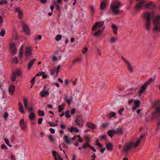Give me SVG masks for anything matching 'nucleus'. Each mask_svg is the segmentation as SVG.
<instances>
[{"mask_svg":"<svg viewBox=\"0 0 160 160\" xmlns=\"http://www.w3.org/2000/svg\"><path fill=\"white\" fill-rule=\"evenodd\" d=\"M157 117V115L156 113L154 112H152V115L151 116V118L153 119H155Z\"/></svg>","mask_w":160,"mask_h":160,"instance_id":"09e8293b","label":"nucleus"},{"mask_svg":"<svg viewBox=\"0 0 160 160\" xmlns=\"http://www.w3.org/2000/svg\"><path fill=\"white\" fill-rule=\"evenodd\" d=\"M22 28L26 34L28 35H30V29L26 23H22Z\"/></svg>","mask_w":160,"mask_h":160,"instance_id":"39448f33","label":"nucleus"},{"mask_svg":"<svg viewBox=\"0 0 160 160\" xmlns=\"http://www.w3.org/2000/svg\"><path fill=\"white\" fill-rule=\"evenodd\" d=\"M32 54V51L31 48L30 47H27L26 48L25 51V55L26 57H28L31 56Z\"/></svg>","mask_w":160,"mask_h":160,"instance_id":"0eeeda50","label":"nucleus"},{"mask_svg":"<svg viewBox=\"0 0 160 160\" xmlns=\"http://www.w3.org/2000/svg\"><path fill=\"white\" fill-rule=\"evenodd\" d=\"M135 143L133 142H131L129 143L124 146L122 150L124 153H126L130 150L132 148H133V145Z\"/></svg>","mask_w":160,"mask_h":160,"instance_id":"7ed1b4c3","label":"nucleus"},{"mask_svg":"<svg viewBox=\"0 0 160 160\" xmlns=\"http://www.w3.org/2000/svg\"><path fill=\"white\" fill-rule=\"evenodd\" d=\"M77 137L78 138V140L79 142H83V139L81 138L79 135H78Z\"/></svg>","mask_w":160,"mask_h":160,"instance_id":"bf43d9fd","label":"nucleus"},{"mask_svg":"<svg viewBox=\"0 0 160 160\" xmlns=\"http://www.w3.org/2000/svg\"><path fill=\"white\" fill-rule=\"evenodd\" d=\"M128 66V69L130 72L132 73L133 72V70L132 68L131 67L129 63L127 64Z\"/></svg>","mask_w":160,"mask_h":160,"instance_id":"a19ab883","label":"nucleus"},{"mask_svg":"<svg viewBox=\"0 0 160 160\" xmlns=\"http://www.w3.org/2000/svg\"><path fill=\"white\" fill-rule=\"evenodd\" d=\"M147 87L143 84L141 87L140 90L139 91V95H141L142 93L144 92Z\"/></svg>","mask_w":160,"mask_h":160,"instance_id":"f3484780","label":"nucleus"},{"mask_svg":"<svg viewBox=\"0 0 160 160\" xmlns=\"http://www.w3.org/2000/svg\"><path fill=\"white\" fill-rule=\"evenodd\" d=\"M49 138L51 142H53L54 140V138L52 135H50L49 136Z\"/></svg>","mask_w":160,"mask_h":160,"instance_id":"864d4df0","label":"nucleus"},{"mask_svg":"<svg viewBox=\"0 0 160 160\" xmlns=\"http://www.w3.org/2000/svg\"><path fill=\"white\" fill-rule=\"evenodd\" d=\"M29 118L30 120H34L35 119V115L34 113L32 112L29 115Z\"/></svg>","mask_w":160,"mask_h":160,"instance_id":"bb28decb","label":"nucleus"},{"mask_svg":"<svg viewBox=\"0 0 160 160\" xmlns=\"http://www.w3.org/2000/svg\"><path fill=\"white\" fill-rule=\"evenodd\" d=\"M64 139L65 142L67 144H70L71 142L69 139L68 136L67 135H65L64 137Z\"/></svg>","mask_w":160,"mask_h":160,"instance_id":"b1692460","label":"nucleus"},{"mask_svg":"<svg viewBox=\"0 0 160 160\" xmlns=\"http://www.w3.org/2000/svg\"><path fill=\"white\" fill-rule=\"evenodd\" d=\"M62 37V36L60 34L57 35L55 38V40L57 41H58L59 40H60Z\"/></svg>","mask_w":160,"mask_h":160,"instance_id":"49530a36","label":"nucleus"},{"mask_svg":"<svg viewBox=\"0 0 160 160\" xmlns=\"http://www.w3.org/2000/svg\"><path fill=\"white\" fill-rule=\"evenodd\" d=\"M152 2L150 1L148 3L146 4L145 5V7L146 8H149V6H151V5L152 4Z\"/></svg>","mask_w":160,"mask_h":160,"instance_id":"4c0bfd02","label":"nucleus"},{"mask_svg":"<svg viewBox=\"0 0 160 160\" xmlns=\"http://www.w3.org/2000/svg\"><path fill=\"white\" fill-rule=\"evenodd\" d=\"M153 18H154V17ZM153 18V24L154 25L160 24V16H157Z\"/></svg>","mask_w":160,"mask_h":160,"instance_id":"6e6552de","label":"nucleus"},{"mask_svg":"<svg viewBox=\"0 0 160 160\" xmlns=\"http://www.w3.org/2000/svg\"><path fill=\"white\" fill-rule=\"evenodd\" d=\"M120 7L121 2H117L112 4L110 8L114 14L115 15H117L119 14L120 10L119 8Z\"/></svg>","mask_w":160,"mask_h":160,"instance_id":"f03ea898","label":"nucleus"},{"mask_svg":"<svg viewBox=\"0 0 160 160\" xmlns=\"http://www.w3.org/2000/svg\"><path fill=\"white\" fill-rule=\"evenodd\" d=\"M19 110L21 113H24L23 106L22 103L20 102L18 103Z\"/></svg>","mask_w":160,"mask_h":160,"instance_id":"5701e85b","label":"nucleus"},{"mask_svg":"<svg viewBox=\"0 0 160 160\" xmlns=\"http://www.w3.org/2000/svg\"><path fill=\"white\" fill-rule=\"evenodd\" d=\"M135 106H137L139 108L140 104V102L138 100H137L134 101Z\"/></svg>","mask_w":160,"mask_h":160,"instance_id":"f704fd0d","label":"nucleus"},{"mask_svg":"<svg viewBox=\"0 0 160 160\" xmlns=\"http://www.w3.org/2000/svg\"><path fill=\"white\" fill-rule=\"evenodd\" d=\"M65 106V104H62V105H59L58 106L59 112H60L64 109Z\"/></svg>","mask_w":160,"mask_h":160,"instance_id":"cd10ccee","label":"nucleus"},{"mask_svg":"<svg viewBox=\"0 0 160 160\" xmlns=\"http://www.w3.org/2000/svg\"><path fill=\"white\" fill-rule=\"evenodd\" d=\"M86 125L88 128L92 129H95L96 127V125L95 124L90 122H87L86 124Z\"/></svg>","mask_w":160,"mask_h":160,"instance_id":"ddd939ff","label":"nucleus"},{"mask_svg":"<svg viewBox=\"0 0 160 160\" xmlns=\"http://www.w3.org/2000/svg\"><path fill=\"white\" fill-rule=\"evenodd\" d=\"M82 58H78L75 59L74 60L72 61V64L73 65L75 64L76 63L81 62L82 61Z\"/></svg>","mask_w":160,"mask_h":160,"instance_id":"393cba45","label":"nucleus"},{"mask_svg":"<svg viewBox=\"0 0 160 160\" xmlns=\"http://www.w3.org/2000/svg\"><path fill=\"white\" fill-rule=\"evenodd\" d=\"M16 79V75L15 71L12 72V75L10 78V80L11 81L14 82L15 81Z\"/></svg>","mask_w":160,"mask_h":160,"instance_id":"412c9836","label":"nucleus"},{"mask_svg":"<svg viewBox=\"0 0 160 160\" xmlns=\"http://www.w3.org/2000/svg\"><path fill=\"white\" fill-rule=\"evenodd\" d=\"M15 88V85H11L9 86L8 88V90L10 94L12 95L13 94L14 92Z\"/></svg>","mask_w":160,"mask_h":160,"instance_id":"9b49d317","label":"nucleus"},{"mask_svg":"<svg viewBox=\"0 0 160 160\" xmlns=\"http://www.w3.org/2000/svg\"><path fill=\"white\" fill-rule=\"evenodd\" d=\"M15 11L16 12H18V13L21 12V10H20L19 7H17L15 8Z\"/></svg>","mask_w":160,"mask_h":160,"instance_id":"e2e57ef3","label":"nucleus"},{"mask_svg":"<svg viewBox=\"0 0 160 160\" xmlns=\"http://www.w3.org/2000/svg\"><path fill=\"white\" fill-rule=\"evenodd\" d=\"M143 3L144 2L143 1H141L139 2L135 6V9L137 10L141 9Z\"/></svg>","mask_w":160,"mask_h":160,"instance_id":"2eb2a0df","label":"nucleus"},{"mask_svg":"<svg viewBox=\"0 0 160 160\" xmlns=\"http://www.w3.org/2000/svg\"><path fill=\"white\" fill-rule=\"evenodd\" d=\"M82 115L81 114H78L76 117L75 122L76 124L79 127H82L83 126V121L81 120Z\"/></svg>","mask_w":160,"mask_h":160,"instance_id":"20e7f679","label":"nucleus"},{"mask_svg":"<svg viewBox=\"0 0 160 160\" xmlns=\"http://www.w3.org/2000/svg\"><path fill=\"white\" fill-rule=\"evenodd\" d=\"M98 23H96L93 25L92 28V31H95V29L97 28V27H98Z\"/></svg>","mask_w":160,"mask_h":160,"instance_id":"c03bdc74","label":"nucleus"},{"mask_svg":"<svg viewBox=\"0 0 160 160\" xmlns=\"http://www.w3.org/2000/svg\"><path fill=\"white\" fill-rule=\"evenodd\" d=\"M9 48L13 55L15 54L17 50L15 44L13 42L11 43L9 45Z\"/></svg>","mask_w":160,"mask_h":160,"instance_id":"423d86ee","label":"nucleus"},{"mask_svg":"<svg viewBox=\"0 0 160 160\" xmlns=\"http://www.w3.org/2000/svg\"><path fill=\"white\" fill-rule=\"evenodd\" d=\"M102 31L103 29L98 30L94 33V35L95 36H98L101 34Z\"/></svg>","mask_w":160,"mask_h":160,"instance_id":"2f4dec72","label":"nucleus"},{"mask_svg":"<svg viewBox=\"0 0 160 160\" xmlns=\"http://www.w3.org/2000/svg\"><path fill=\"white\" fill-rule=\"evenodd\" d=\"M43 120V118H39L38 120V123L39 124H40L42 123Z\"/></svg>","mask_w":160,"mask_h":160,"instance_id":"338daca9","label":"nucleus"},{"mask_svg":"<svg viewBox=\"0 0 160 160\" xmlns=\"http://www.w3.org/2000/svg\"><path fill=\"white\" fill-rule=\"evenodd\" d=\"M116 115V113L115 112H112L110 114V115L108 117V118H110L112 117H115Z\"/></svg>","mask_w":160,"mask_h":160,"instance_id":"a18cd8bd","label":"nucleus"},{"mask_svg":"<svg viewBox=\"0 0 160 160\" xmlns=\"http://www.w3.org/2000/svg\"><path fill=\"white\" fill-rule=\"evenodd\" d=\"M98 26L99 28L102 27L104 25V22H98Z\"/></svg>","mask_w":160,"mask_h":160,"instance_id":"58836bf2","label":"nucleus"},{"mask_svg":"<svg viewBox=\"0 0 160 160\" xmlns=\"http://www.w3.org/2000/svg\"><path fill=\"white\" fill-rule=\"evenodd\" d=\"M23 54V47L22 46L20 49L19 50V57L20 58H21L22 57V56Z\"/></svg>","mask_w":160,"mask_h":160,"instance_id":"c756f323","label":"nucleus"},{"mask_svg":"<svg viewBox=\"0 0 160 160\" xmlns=\"http://www.w3.org/2000/svg\"><path fill=\"white\" fill-rule=\"evenodd\" d=\"M113 132L114 134H122L123 133L122 129L119 127L117 128L116 130H114Z\"/></svg>","mask_w":160,"mask_h":160,"instance_id":"9d476101","label":"nucleus"},{"mask_svg":"<svg viewBox=\"0 0 160 160\" xmlns=\"http://www.w3.org/2000/svg\"><path fill=\"white\" fill-rule=\"evenodd\" d=\"M49 94V92L48 91H42L40 93V95L42 98L48 96Z\"/></svg>","mask_w":160,"mask_h":160,"instance_id":"4468645a","label":"nucleus"},{"mask_svg":"<svg viewBox=\"0 0 160 160\" xmlns=\"http://www.w3.org/2000/svg\"><path fill=\"white\" fill-rule=\"evenodd\" d=\"M145 134H144L142 135H141L140 138L138 140L137 142L136 143H135L134 145H133V148H136V147H137L139 145L141 140L142 139V138L144 137Z\"/></svg>","mask_w":160,"mask_h":160,"instance_id":"f8f14e48","label":"nucleus"},{"mask_svg":"<svg viewBox=\"0 0 160 160\" xmlns=\"http://www.w3.org/2000/svg\"><path fill=\"white\" fill-rule=\"evenodd\" d=\"M36 61V59L35 58H33L29 62L28 65V70H30L33 64Z\"/></svg>","mask_w":160,"mask_h":160,"instance_id":"6ab92c4d","label":"nucleus"},{"mask_svg":"<svg viewBox=\"0 0 160 160\" xmlns=\"http://www.w3.org/2000/svg\"><path fill=\"white\" fill-rule=\"evenodd\" d=\"M48 124L50 125L51 126H57L58 125V124H56L54 122H48Z\"/></svg>","mask_w":160,"mask_h":160,"instance_id":"8fccbe9b","label":"nucleus"},{"mask_svg":"<svg viewBox=\"0 0 160 160\" xmlns=\"http://www.w3.org/2000/svg\"><path fill=\"white\" fill-rule=\"evenodd\" d=\"M4 140L5 141L6 144L9 147H11L12 145L9 144V140L7 138H5L4 139Z\"/></svg>","mask_w":160,"mask_h":160,"instance_id":"3c124183","label":"nucleus"},{"mask_svg":"<svg viewBox=\"0 0 160 160\" xmlns=\"http://www.w3.org/2000/svg\"><path fill=\"white\" fill-rule=\"evenodd\" d=\"M45 74V72L42 71L40 72L36 75V77L37 76H42V78L44 79H45L47 78V75Z\"/></svg>","mask_w":160,"mask_h":160,"instance_id":"a211bd4d","label":"nucleus"},{"mask_svg":"<svg viewBox=\"0 0 160 160\" xmlns=\"http://www.w3.org/2000/svg\"><path fill=\"white\" fill-rule=\"evenodd\" d=\"M155 14V12L153 11L150 13L147 12H144L143 14L144 18L146 20V28L148 30H149L151 29V18L154 17Z\"/></svg>","mask_w":160,"mask_h":160,"instance_id":"f257e3e1","label":"nucleus"},{"mask_svg":"<svg viewBox=\"0 0 160 160\" xmlns=\"http://www.w3.org/2000/svg\"><path fill=\"white\" fill-rule=\"evenodd\" d=\"M106 4L103 2H102L100 5V8L101 10H104L106 7Z\"/></svg>","mask_w":160,"mask_h":160,"instance_id":"a878e982","label":"nucleus"},{"mask_svg":"<svg viewBox=\"0 0 160 160\" xmlns=\"http://www.w3.org/2000/svg\"><path fill=\"white\" fill-rule=\"evenodd\" d=\"M76 112V109L75 108H73L71 111V114L72 115L74 114Z\"/></svg>","mask_w":160,"mask_h":160,"instance_id":"0e129e2a","label":"nucleus"},{"mask_svg":"<svg viewBox=\"0 0 160 160\" xmlns=\"http://www.w3.org/2000/svg\"><path fill=\"white\" fill-rule=\"evenodd\" d=\"M155 111L157 113H160V107H157L155 109Z\"/></svg>","mask_w":160,"mask_h":160,"instance_id":"052dcab7","label":"nucleus"},{"mask_svg":"<svg viewBox=\"0 0 160 160\" xmlns=\"http://www.w3.org/2000/svg\"><path fill=\"white\" fill-rule=\"evenodd\" d=\"M90 146V144H89L88 143H87L82 145V148L83 149H85L87 148H89Z\"/></svg>","mask_w":160,"mask_h":160,"instance_id":"c9c22d12","label":"nucleus"},{"mask_svg":"<svg viewBox=\"0 0 160 160\" xmlns=\"http://www.w3.org/2000/svg\"><path fill=\"white\" fill-rule=\"evenodd\" d=\"M111 27L112 28L114 33L116 35L117 34L118 29L117 26L115 25L112 24Z\"/></svg>","mask_w":160,"mask_h":160,"instance_id":"4be33fe9","label":"nucleus"},{"mask_svg":"<svg viewBox=\"0 0 160 160\" xmlns=\"http://www.w3.org/2000/svg\"><path fill=\"white\" fill-rule=\"evenodd\" d=\"M55 69H52L50 71V73L52 75H53L54 74L55 72Z\"/></svg>","mask_w":160,"mask_h":160,"instance_id":"680f3d73","label":"nucleus"},{"mask_svg":"<svg viewBox=\"0 0 160 160\" xmlns=\"http://www.w3.org/2000/svg\"><path fill=\"white\" fill-rule=\"evenodd\" d=\"M106 148L108 151H112L113 149V146L111 143H108L106 145Z\"/></svg>","mask_w":160,"mask_h":160,"instance_id":"dca6fc26","label":"nucleus"},{"mask_svg":"<svg viewBox=\"0 0 160 160\" xmlns=\"http://www.w3.org/2000/svg\"><path fill=\"white\" fill-rule=\"evenodd\" d=\"M23 101L24 103V105L26 109H28V101L27 98H23Z\"/></svg>","mask_w":160,"mask_h":160,"instance_id":"7c9ffc66","label":"nucleus"},{"mask_svg":"<svg viewBox=\"0 0 160 160\" xmlns=\"http://www.w3.org/2000/svg\"><path fill=\"white\" fill-rule=\"evenodd\" d=\"M153 79L150 78L149 80L146 82L144 84L148 87V85L153 82Z\"/></svg>","mask_w":160,"mask_h":160,"instance_id":"c85d7f7f","label":"nucleus"},{"mask_svg":"<svg viewBox=\"0 0 160 160\" xmlns=\"http://www.w3.org/2000/svg\"><path fill=\"white\" fill-rule=\"evenodd\" d=\"M116 40V39L114 37H112L110 40V41L112 42H114Z\"/></svg>","mask_w":160,"mask_h":160,"instance_id":"774afa93","label":"nucleus"},{"mask_svg":"<svg viewBox=\"0 0 160 160\" xmlns=\"http://www.w3.org/2000/svg\"><path fill=\"white\" fill-rule=\"evenodd\" d=\"M19 124L22 130H24L26 129L27 125L24 122L23 119L20 120Z\"/></svg>","mask_w":160,"mask_h":160,"instance_id":"1a4fd4ad","label":"nucleus"},{"mask_svg":"<svg viewBox=\"0 0 160 160\" xmlns=\"http://www.w3.org/2000/svg\"><path fill=\"white\" fill-rule=\"evenodd\" d=\"M42 36L41 35H39L38 36H37L35 39V40L36 41L38 39V40H41L42 39Z\"/></svg>","mask_w":160,"mask_h":160,"instance_id":"69168bd1","label":"nucleus"},{"mask_svg":"<svg viewBox=\"0 0 160 160\" xmlns=\"http://www.w3.org/2000/svg\"><path fill=\"white\" fill-rule=\"evenodd\" d=\"M65 116L67 118H69L71 117V116L69 114V110H68L66 111L65 113Z\"/></svg>","mask_w":160,"mask_h":160,"instance_id":"ea45409f","label":"nucleus"},{"mask_svg":"<svg viewBox=\"0 0 160 160\" xmlns=\"http://www.w3.org/2000/svg\"><path fill=\"white\" fill-rule=\"evenodd\" d=\"M113 131H114L113 129L111 130H109L108 132V135L111 138L113 136L112 134H114V133L113 132Z\"/></svg>","mask_w":160,"mask_h":160,"instance_id":"473e14b6","label":"nucleus"},{"mask_svg":"<svg viewBox=\"0 0 160 160\" xmlns=\"http://www.w3.org/2000/svg\"><path fill=\"white\" fill-rule=\"evenodd\" d=\"M12 62L14 64L18 63V62L17 58V57H14L12 60Z\"/></svg>","mask_w":160,"mask_h":160,"instance_id":"37998d69","label":"nucleus"},{"mask_svg":"<svg viewBox=\"0 0 160 160\" xmlns=\"http://www.w3.org/2000/svg\"><path fill=\"white\" fill-rule=\"evenodd\" d=\"M68 96H66L65 98V101L67 102L68 105H70L71 103V102L72 100V99L71 98L70 99H68L67 98H68Z\"/></svg>","mask_w":160,"mask_h":160,"instance_id":"e433bc0d","label":"nucleus"},{"mask_svg":"<svg viewBox=\"0 0 160 160\" xmlns=\"http://www.w3.org/2000/svg\"><path fill=\"white\" fill-rule=\"evenodd\" d=\"M74 130H75L76 132H78L79 131V129L75 127H71L70 129L68 128V131H70L71 132H73Z\"/></svg>","mask_w":160,"mask_h":160,"instance_id":"aec40b11","label":"nucleus"},{"mask_svg":"<svg viewBox=\"0 0 160 160\" xmlns=\"http://www.w3.org/2000/svg\"><path fill=\"white\" fill-rule=\"evenodd\" d=\"M38 114L39 116H43L44 115V113L43 111L39 110L38 111Z\"/></svg>","mask_w":160,"mask_h":160,"instance_id":"72a5a7b5","label":"nucleus"},{"mask_svg":"<svg viewBox=\"0 0 160 160\" xmlns=\"http://www.w3.org/2000/svg\"><path fill=\"white\" fill-rule=\"evenodd\" d=\"M159 28V27L158 26L156 25L153 28V30L154 32H156Z\"/></svg>","mask_w":160,"mask_h":160,"instance_id":"6e6d98bb","label":"nucleus"},{"mask_svg":"<svg viewBox=\"0 0 160 160\" xmlns=\"http://www.w3.org/2000/svg\"><path fill=\"white\" fill-rule=\"evenodd\" d=\"M4 3L5 4H7L8 2L6 1H0V5H2L3 3Z\"/></svg>","mask_w":160,"mask_h":160,"instance_id":"13d9d810","label":"nucleus"},{"mask_svg":"<svg viewBox=\"0 0 160 160\" xmlns=\"http://www.w3.org/2000/svg\"><path fill=\"white\" fill-rule=\"evenodd\" d=\"M8 115V113L7 112H6L4 113L3 117L6 120L7 119Z\"/></svg>","mask_w":160,"mask_h":160,"instance_id":"4d7b16f0","label":"nucleus"},{"mask_svg":"<svg viewBox=\"0 0 160 160\" xmlns=\"http://www.w3.org/2000/svg\"><path fill=\"white\" fill-rule=\"evenodd\" d=\"M16 75L17 76H21V71L20 69L17 70L16 72H15Z\"/></svg>","mask_w":160,"mask_h":160,"instance_id":"79ce46f5","label":"nucleus"},{"mask_svg":"<svg viewBox=\"0 0 160 160\" xmlns=\"http://www.w3.org/2000/svg\"><path fill=\"white\" fill-rule=\"evenodd\" d=\"M5 31L3 29H2L1 31L0 32V36L2 37H3L5 34Z\"/></svg>","mask_w":160,"mask_h":160,"instance_id":"de8ad7c7","label":"nucleus"},{"mask_svg":"<svg viewBox=\"0 0 160 160\" xmlns=\"http://www.w3.org/2000/svg\"><path fill=\"white\" fill-rule=\"evenodd\" d=\"M90 8L91 11L92 12V14L93 15L94 14V8L93 6L91 5L90 6Z\"/></svg>","mask_w":160,"mask_h":160,"instance_id":"603ef678","label":"nucleus"},{"mask_svg":"<svg viewBox=\"0 0 160 160\" xmlns=\"http://www.w3.org/2000/svg\"><path fill=\"white\" fill-rule=\"evenodd\" d=\"M18 14L19 18L20 19H22L23 18V14L22 12H20L18 13Z\"/></svg>","mask_w":160,"mask_h":160,"instance_id":"5fc2aeb1","label":"nucleus"}]
</instances>
